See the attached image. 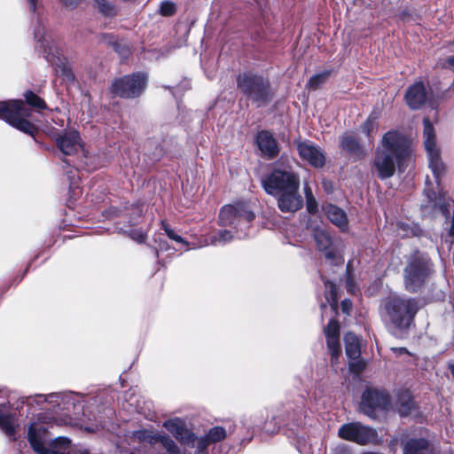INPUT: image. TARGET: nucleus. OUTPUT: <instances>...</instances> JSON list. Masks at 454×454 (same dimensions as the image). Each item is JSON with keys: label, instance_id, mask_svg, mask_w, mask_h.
<instances>
[{"label": "nucleus", "instance_id": "cd10ccee", "mask_svg": "<svg viewBox=\"0 0 454 454\" xmlns=\"http://www.w3.org/2000/svg\"><path fill=\"white\" fill-rule=\"evenodd\" d=\"M325 338H326L327 347L332 355L331 362L333 364L337 363V360H338L339 356L341 351L340 344V336L336 335V336H329V337H325Z\"/></svg>", "mask_w": 454, "mask_h": 454}, {"label": "nucleus", "instance_id": "603ef678", "mask_svg": "<svg viewBox=\"0 0 454 454\" xmlns=\"http://www.w3.org/2000/svg\"><path fill=\"white\" fill-rule=\"evenodd\" d=\"M114 47L115 51H118V43H114Z\"/></svg>", "mask_w": 454, "mask_h": 454}, {"label": "nucleus", "instance_id": "f257e3e1", "mask_svg": "<svg viewBox=\"0 0 454 454\" xmlns=\"http://www.w3.org/2000/svg\"><path fill=\"white\" fill-rule=\"evenodd\" d=\"M424 146L428 157V166L436 183V189L431 187L427 178L424 193L428 200V207L437 209L446 217V227L441 234V239L447 244L450 250L454 244V209L450 215V207L452 200L446 195L441 186V180L445 174V166L441 159L440 150L436 145V136L433 124L428 118L423 120Z\"/></svg>", "mask_w": 454, "mask_h": 454}, {"label": "nucleus", "instance_id": "f03ea898", "mask_svg": "<svg viewBox=\"0 0 454 454\" xmlns=\"http://www.w3.org/2000/svg\"><path fill=\"white\" fill-rule=\"evenodd\" d=\"M261 183L266 193L277 199L280 211L294 213L302 207L303 200L299 194L300 177L294 172L276 168L262 176Z\"/></svg>", "mask_w": 454, "mask_h": 454}, {"label": "nucleus", "instance_id": "7c9ffc66", "mask_svg": "<svg viewBox=\"0 0 454 454\" xmlns=\"http://www.w3.org/2000/svg\"><path fill=\"white\" fill-rule=\"evenodd\" d=\"M97 8L100 13H102L105 16H114L116 14V9L115 6L113 5L110 2L107 0H94Z\"/></svg>", "mask_w": 454, "mask_h": 454}, {"label": "nucleus", "instance_id": "6ab92c4d", "mask_svg": "<svg viewBox=\"0 0 454 454\" xmlns=\"http://www.w3.org/2000/svg\"><path fill=\"white\" fill-rule=\"evenodd\" d=\"M38 397L43 398L44 402L53 403L59 411H69L70 407L74 405L78 396L74 393H51L48 395H40Z\"/></svg>", "mask_w": 454, "mask_h": 454}, {"label": "nucleus", "instance_id": "3c124183", "mask_svg": "<svg viewBox=\"0 0 454 454\" xmlns=\"http://www.w3.org/2000/svg\"><path fill=\"white\" fill-rule=\"evenodd\" d=\"M75 454H90L87 450H80Z\"/></svg>", "mask_w": 454, "mask_h": 454}, {"label": "nucleus", "instance_id": "a878e982", "mask_svg": "<svg viewBox=\"0 0 454 454\" xmlns=\"http://www.w3.org/2000/svg\"><path fill=\"white\" fill-rule=\"evenodd\" d=\"M233 238H234V236L231 231H229V230L220 231L216 235H213L210 237L209 244L214 245V246L225 245L228 242L231 241L233 239ZM207 245H208V242L205 241V243L202 245L189 247L187 248V250L195 249L197 247H201L207 246Z\"/></svg>", "mask_w": 454, "mask_h": 454}, {"label": "nucleus", "instance_id": "c85d7f7f", "mask_svg": "<svg viewBox=\"0 0 454 454\" xmlns=\"http://www.w3.org/2000/svg\"><path fill=\"white\" fill-rule=\"evenodd\" d=\"M330 75L329 71H324L311 76L307 83V88L312 90L319 89Z\"/></svg>", "mask_w": 454, "mask_h": 454}, {"label": "nucleus", "instance_id": "8fccbe9b", "mask_svg": "<svg viewBox=\"0 0 454 454\" xmlns=\"http://www.w3.org/2000/svg\"><path fill=\"white\" fill-rule=\"evenodd\" d=\"M446 62L450 65L454 67V57H450L446 59Z\"/></svg>", "mask_w": 454, "mask_h": 454}, {"label": "nucleus", "instance_id": "f3484780", "mask_svg": "<svg viewBox=\"0 0 454 454\" xmlns=\"http://www.w3.org/2000/svg\"><path fill=\"white\" fill-rule=\"evenodd\" d=\"M405 100L412 110L420 108L427 100V91L422 82L411 85L405 93Z\"/></svg>", "mask_w": 454, "mask_h": 454}, {"label": "nucleus", "instance_id": "412c9836", "mask_svg": "<svg viewBox=\"0 0 454 454\" xmlns=\"http://www.w3.org/2000/svg\"><path fill=\"white\" fill-rule=\"evenodd\" d=\"M395 409L401 416H407L415 408L411 393L407 390L398 393L395 403Z\"/></svg>", "mask_w": 454, "mask_h": 454}, {"label": "nucleus", "instance_id": "ea45409f", "mask_svg": "<svg viewBox=\"0 0 454 454\" xmlns=\"http://www.w3.org/2000/svg\"><path fill=\"white\" fill-rule=\"evenodd\" d=\"M306 207H307V210L309 213H310V214L316 213L317 209V203L316 201V199L314 197L307 199L306 200Z\"/></svg>", "mask_w": 454, "mask_h": 454}, {"label": "nucleus", "instance_id": "2f4dec72", "mask_svg": "<svg viewBox=\"0 0 454 454\" xmlns=\"http://www.w3.org/2000/svg\"><path fill=\"white\" fill-rule=\"evenodd\" d=\"M211 443L223 440L226 437V431L222 427H214L206 434Z\"/></svg>", "mask_w": 454, "mask_h": 454}, {"label": "nucleus", "instance_id": "f8f14e48", "mask_svg": "<svg viewBox=\"0 0 454 454\" xmlns=\"http://www.w3.org/2000/svg\"><path fill=\"white\" fill-rule=\"evenodd\" d=\"M338 435L343 440L353 442L359 445L376 444L379 442L377 431L359 422L342 425L338 430Z\"/></svg>", "mask_w": 454, "mask_h": 454}, {"label": "nucleus", "instance_id": "72a5a7b5", "mask_svg": "<svg viewBox=\"0 0 454 454\" xmlns=\"http://www.w3.org/2000/svg\"><path fill=\"white\" fill-rule=\"evenodd\" d=\"M161 227L164 230L166 235L172 240L184 244L186 246H190L188 242H186L181 236L176 234L173 229H171L168 224L165 221H161Z\"/></svg>", "mask_w": 454, "mask_h": 454}, {"label": "nucleus", "instance_id": "423d86ee", "mask_svg": "<svg viewBox=\"0 0 454 454\" xmlns=\"http://www.w3.org/2000/svg\"><path fill=\"white\" fill-rule=\"evenodd\" d=\"M238 88L260 107L268 104L272 98L270 82L261 75L245 73L237 78Z\"/></svg>", "mask_w": 454, "mask_h": 454}, {"label": "nucleus", "instance_id": "0eeeda50", "mask_svg": "<svg viewBox=\"0 0 454 454\" xmlns=\"http://www.w3.org/2000/svg\"><path fill=\"white\" fill-rule=\"evenodd\" d=\"M56 145L58 149L65 155L77 154L81 157L88 170H93L98 168V157L90 155L85 150L81 143V137L77 131L70 130L56 137Z\"/></svg>", "mask_w": 454, "mask_h": 454}, {"label": "nucleus", "instance_id": "393cba45", "mask_svg": "<svg viewBox=\"0 0 454 454\" xmlns=\"http://www.w3.org/2000/svg\"><path fill=\"white\" fill-rule=\"evenodd\" d=\"M158 434L148 429H140L132 432L129 436L132 443L154 445L157 443Z\"/></svg>", "mask_w": 454, "mask_h": 454}, {"label": "nucleus", "instance_id": "1a4fd4ad", "mask_svg": "<svg viewBox=\"0 0 454 454\" xmlns=\"http://www.w3.org/2000/svg\"><path fill=\"white\" fill-rule=\"evenodd\" d=\"M432 270L430 260L419 254H414L404 269V284L409 292L418 291Z\"/></svg>", "mask_w": 454, "mask_h": 454}, {"label": "nucleus", "instance_id": "aec40b11", "mask_svg": "<svg viewBox=\"0 0 454 454\" xmlns=\"http://www.w3.org/2000/svg\"><path fill=\"white\" fill-rule=\"evenodd\" d=\"M403 454H434L432 444L425 438H411L405 442Z\"/></svg>", "mask_w": 454, "mask_h": 454}, {"label": "nucleus", "instance_id": "c03bdc74", "mask_svg": "<svg viewBox=\"0 0 454 454\" xmlns=\"http://www.w3.org/2000/svg\"><path fill=\"white\" fill-rule=\"evenodd\" d=\"M372 128V121L371 118L368 119V121L364 123L363 129L364 131L369 136L371 129Z\"/></svg>", "mask_w": 454, "mask_h": 454}, {"label": "nucleus", "instance_id": "ddd939ff", "mask_svg": "<svg viewBox=\"0 0 454 454\" xmlns=\"http://www.w3.org/2000/svg\"><path fill=\"white\" fill-rule=\"evenodd\" d=\"M389 404V396L386 392L367 389L363 393L360 409L365 415L374 418L377 410H387Z\"/></svg>", "mask_w": 454, "mask_h": 454}, {"label": "nucleus", "instance_id": "f704fd0d", "mask_svg": "<svg viewBox=\"0 0 454 454\" xmlns=\"http://www.w3.org/2000/svg\"><path fill=\"white\" fill-rule=\"evenodd\" d=\"M325 337L340 336V326L336 320L331 319L325 328Z\"/></svg>", "mask_w": 454, "mask_h": 454}, {"label": "nucleus", "instance_id": "4be33fe9", "mask_svg": "<svg viewBox=\"0 0 454 454\" xmlns=\"http://www.w3.org/2000/svg\"><path fill=\"white\" fill-rule=\"evenodd\" d=\"M325 214L327 218L341 231H345L348 227V217L344 210L334 205L325 207Z\"/></svg>", "mask_w": 454, "mask_h": 454}, {"label": "nucleus", "instance_id": "9b49d317", "mask_svg": "<svg viewBox=\"0 0 454 454\" xmlns=\"http://www.w3.org/2000/svg\"><path fill=\"white\" fill-rule=\"evenodd\" d=\"M147 83V76L143 73H136L116 79L111 86L114 96L133 98L140 96Z\"/></svg>", "mask_w": 454, "mask_h": 454}, {"label": "nucleus", "instance_id": "6e6d98bb", "mask_svg": "<svg viewBox=\"0 0 454 454\" xmlns=\"http://www.w3.org/2000/svg\"><path fill=\"white\" fill-rule=\"evenodd\" d=\"M119 454H127L126 452L125 453H122L121 451L119 452Z\"/></svg>", "mask_w": 454, "mask_h": 454}, {"label": "nucleus", "instance_id": "bb28decb", "mask_svg": "<svg viewBox=\"0 0 454 454\" xmlns=\"http://www.w3.org/2000/svg\"><path fill=\"white\" fill-rule=\"evenodd\" d=\"M340 145L342 149L349 153H359L361 152L357 139L351 134H344L341 137Z\"/></svg>", "mask_w": 454, "mask_h": 454}, {"label": "nucleus", "instance_id": "a211bd4d", "mask_svg": "<svg viewBox=\"0 0 454 454\" xmlns=\"http://www.w3.org/2000/svg\"><path fill=\"white\" fill-rule=\"evenodd\" d=\"M256 143L262 154L269 159L275 158L279 153L276 139L273 137L272 134L267 130L258 132Z\"/></svg>", "mask_w": 454, "mask_h": 454}, {"label": "nucleus", "instance_id": "a18cd8bd", "mask_svg": "<svg viewBox=\"0 0 454 454\" xmlns=\"http://www.w3.org/2000/svg\"><path fill=\"white\" fill-rule=\"evenodd\" d=\"M397 228H398V230H402V231H404L403 236L408 235V231L410 230V228H409V226L407 224L403 223H399L397 224Z\"/></svg>", "mask_w": 454, "mask_h": 454}, {"label": "nucleus", "instance_id": "6e6552de", "mask_svg": "<svg viewBox=\"0 0 454 454\" xmlns=\"http://www.w3.org/2000/svg\"><path fill=\"white\" fill-rule=\"evenodd\" d=\"M27 115V109L22 100L0 101L1 119L17 129L33 136L35 128L25 119Z\"/></svg>", "mask_w": 454, "mask_h": 454}, {"label": "nucleus", "instance_id": "49530a36", "mask_svg": "<svg viewBox=\"0 0 454 454\" xmlns=\"http://www.w3.org/2000/svg\"><path fill=\"white\" fill-rule=\"evenodd\" d=\"M304 192H305L306 200L314 197L310 187H309L308 185H305Z\"/></svg>", "mask_w": 454, "mask_h": 454}, {"label": "nucleus", "instance_id": "4468645a", "mask_svg": "<svg viewBox=\"0 0 454 454\" xmlns=\"http://www.w3.org/2000/svg\"><path fill=\"white\" fill-rule=\"evenodd\" d=\"M313 238L317 249L325 254L327 260L334 261L340 257V242L334 240L325 229L315 228Z\"/></svg>", "mask_w": 454, "mask_h": 454}, {"label": "nucleus", "instance_id": "de8ad7c7", "mask_svg": "<svg viewBox=\"0 0 454 454\" xmlns=\"http://www.w3.org/2000/svg\"><path fill=\"white\" fill-rule=\"evenodd\" d=\"M392 350L398 355L408 353V350L405 348H393Z\"/></svg>", "mask_w": 454, "mask_h": 454}, {"label": "nucleus", "instance_id": "a19ab883", "mask_svg": "<svg viewBox=\"0 0 454 454\" xmlns=\"http://www.w3.org/2000/svg\"><path fill=\"white\" fill-rule=\"evenodd\" d=\"M211 442H209V440H207V437L205 435L201 438H200L197 442V448H198V450L200 452H202L204 451L207 446L210 444Z\"/></svg>", "mask_w": 454, "mask_h": 454}, {"label": "nucleus", "instance_id": "4c0bfd02", "mask_svg": "<svg viewBox=\"0 0 454 454\" xmlns=\"http://www.w3.org/2000/svg\"><path fill=\"white\" fill-rule=\"evenodd\" d=\"M129 235L132 239L138 243L145 242L146 238V234L141 230H131Z\"/></svg>", "mask_w": 454, "mask_h": 454}, {"label": "nucleus", "instance_id": "dca6fc26", "mask_svg": "<svg viewBox=\"0 0 454 454\" xmlns=\"http://www.w3.org/2000/svg\"><path fill=\"white\" fill-rule=\"evenodd\" d=\"M163 427L181 443L193 445L196 436L186 427L183 419L179 418L167 419L163 422Z\"/></svg>", "mask_w": 454, "mask_h": 454}, {"label": "nucleus", "instance_id": "7ed1b4c3", "mask_svg": "<svg viewBox=\"0 0 454 454\" xmlns=\"http://www.w3.org/2000/svg\"><path fill=\"white\" fill-rule=\"evenodd\" d=\"M410 153L411 144L405 136L394 130L385 133L376 149L373 162L379 178L384 180L393 176L396 168L402 170Z\"/></svg>", "mask_w": 454, "mask_h": 454}, {"label": "nucleus", "instance_id": "c9c22d12", "mask_svg": "<svg viewBox=\"0 0 454 454\" xmlns=\"http://www.w3.org/2000/svg\"><path fill=\"white\" fill-rule=\"evenodd\" d=\"M176 12V5L170 1H164L160 4V13L162 16H171Z\"/></svg>", "mask_w": 454, "mask_h": 454}, {"label": "nucleus", "instance_id": "37998d69", "mask_svg": "<svg viewBox=\"0 0 454 454\" xmlns=\"http://www.w3.org/2000/svg\"><path fill=\"white\" fill-rule=\"evenodd\" d=\"M62 4L69 8L76 7L82 0H59Z\"/></svg>", "mask_w": 454, "mask_h": 454}, {"label": "nucleus", "instance_id": "864d4df0", "mask_svg": "<svg viewBox=\"0 0 454 454\" xmlns=\"http://www.w3.org/2000/svg\"><path fill=\"white\" fill-rule=\"evenodd\" d=\"M89 431L93 432L94 429L87 428Z\"/></svg>", "mask_w": 454, "mask_h": 454}, {"label": "nucleus", "instance_id": "c756f323", "mask_svg": "<svg viewBox=\"0 0 454 454\" xmlns=\"http://www.w3.org/2000/svg\"><path fill=\"white\" fill-rule=\"evenodd\" d=\"M160 443L169 454H179L176 442L168 435L158 434L157 443Z\"/></svg>", "mask_w": 454, "mask_h": 454}, {"label": "nucleus", "instance_id": "20e7f679", "mask_svg": "<svg viewBox=\"0 0 454 454\" xmlns=\"http://www.w3.org/2000/svg\"><path fill=\"white\" fill-rule=\"evenodd\" d=\"M254 217V213L247 203L226 205L220 211L219 224L233 228L236 237L243 239L247 236L249 224Z\"/></svg>", "mask_w": 454, "mask_h": 454}, {"label": "nucleus", "instance_id": "b1692460", "mask_svg": "<svg viewBox=\"0 0 454 454\" xmlns=\"http://www.w3.org/2000/svg\"><path fill=\"white\" fill-rule=\"evenodd\" d=\"M6 403H0V428L9 437L15 435V417L11 414H5Z\"/></svg>", "mask_w": 454, "mask_h": 454}, {"label": "nucleus", "instance_id": "39448f33", "mask_svg": "<svg viewBox=\"0 0 454 454\" xmlns=\"http://www.w3.org/2000/svg\"><path fill=\"white\" fill-rule=\"evenodd\" d=\"M385 310L395 327L407 329L413 322L419 304L413 298L392 297L386 301Z\"/></svg>", "mask_w": 454, "mask_h": 454}, {"label": "nucleus", "instance_id": "9d476101", "mask_svg": "<svg viewBox=\"0 0 454 454\" xmlns=\"http://www.w3.org/2000/svg\"><path fill=\"white\" fill-rule=\"evenodd\" d=\"M35 38L40 43V48L43 51L46 60L54 67L56 73L65 76L68 80H72L74 75L70 67L67 64L66 59L62 57L59 48L44 37L43 27H38L35 31Z\"/></svg>", "mask_w": 454, "mask_h": 454}, {"label": "nucleus", "instance_id": "473e14b6", "mask_svg": "<svg viewBox=\"0 0 454 454\" xmlns=\"http://www.w3.org/2000/svg\"><path fill=\"white\" fill-rule=\"evenodd\" d=\"M24 96L28 105L39 109H44L46 107L44 101L32 91H27Z\"/></svg>", "mask_w": 454, "mask_h": 454}, {"label": "nucleus", "instance_id": "5701e85b", "mask_svg": "<svg viewBox=\"0 0 454 454\" xmlns=\"http://www.w3.org/2000/svg\"><path fill=\"white\" fill-rule=\"evenodd\" d=\"M346 355L350 360H356L361 355V344L359 338L352 333H348L344 336Z\"/></svg>", "mask_w": 454, "mask_h": 454}, {"label": "nucleus", "instance_id": "79ce46f5", "mask_svg": "<svg viewBox=\"0 0 454 454\" xmlns=\"http://www.w3.org/2000/svg\"><path fill=\"white\" fill-rule=\"evenodd\" d=\"M351 309H352V302L350 300L345 299L341 301V309L345 314L348 315Z\"/></svg>", "mask_w": 454, "mask_h": 454}, {"label": "nucleus", "instance_id": "2eb2a0df", "mask_svg": "<svg viewBox=\"0 0 454 454\" xmlns=\"http://www.w3.org/2000/svg\"><path fill=\"white\" fill-rule=\"evenodd\" d=\"M296 146L300 157L314 168H322L325 165L324 152L311 141H298Z\"/></svg>", "mask_w": 454, "mask_h": 454}, {"label": "nucleus", "instance_id": "e433bc0d", "mask_svg": "<svg viewBox=\"0 0 454 454\" xmlns=\"http://www.w3.org/2000/svg\"><path fill=\"white\" fill-rule=\"evenodd\" d=\"M365 368V362L359 358L349 363V370L352 372L359 373Z\"/></svg>", "mask_w": 454, "mask_h": 454}, {"label": "nucleus", "instance_id": "5fc2aeb1", "mask_svg": "<svg viewBox=\"0 0 454 454\" xmlns=\"http://www.w3.org/2000/svg\"><path fill=\"white\" fill-rule=\"evenodd\" d=\"M451 372L454 374V366L452 367Z\"/></svg>", "mask_w": 454, "mask_h": 454}, {"label": "nucleus", "instance_id": "09e8293b", "mask_svg": "<svg viewBox=\"0 0 454 454\" xmlns=\"http://www.w3.org/2000/svg\"><path fill=\"white\" fill-rule=\"evenodd\" d=\"M29 4L30 10L35 12L37 0H27Z\"/></svg>", "mask_w": 454, "mask_h": 454}, {"label": "nucleus", "instance_id": "58836bf2", "mask_svg": "<svg viewBox=\"0 0 454 454\" xmlns=\"http://www.w3.org/2000/svg\"><path fill=\"white\" fill-rule=\"evenodd\" d=\"M325 288L329 290L330 297L333 303L337 302V288L333 282L326 281L325 283Z\"/></svg>", "mask_w": 454, "mask_h": 454}]
</instances>
